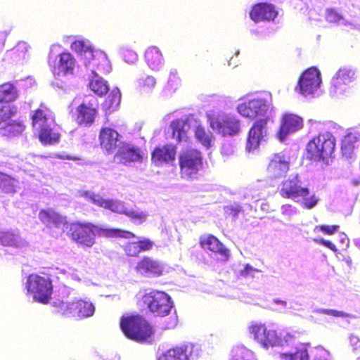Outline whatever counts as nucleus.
Here are the masks:
<instances>
[{"label":"nucleus","instance_id":"62","mask_svg":"<svg viewBox=\"0 0 360 360\" xmlns=\"http://www.w3.org/2000/svg\"><path fill=\"white\" fill-rule=\"evenodd\" d=\"M239 54V51H237L236 53V56H238Z\"/></svg>","mask_w":360,"mask_h":360},{"label":"nucleus","instance_id":"50","mask_svg":"<svg viewBox=\"0 0 360 360\" xmlns=\"http://www.w3.org/2000/svg\"><path fill=\"white\" fill-rule=\"evenodd\" d=\"M273 303L279 306V308L276 309V310L281 313H286L288 309H294V302L292 301L288 302L285 300L275 298L273 300Z\"/></svg>","mask_w":360,"mask_h":360},{"label":"nucleus","instance_id":"40","mask_svg":"<svg viewBox=\"0 0 360 360\" xmlns=\"http://www.w3.org/2000/svg\"><path fill=\"white\" fill-rule=\"evenodd\" d=\"M280 354L284 360H309L307 345H303L301 347L297 348L293 353L280 352Z\"/></svg>","mask_w":360,"mask_h":360},{"label":"nucleus","instance_id":"4","mask_svg":"<svg viewBox=\"0 0 360 360\" xmlns=\"http://www.w3.org/2000/svg\"><path fill=\"white\" fill-rule=\"evenodd\" d=\"M68 234L78 244L91 247L95 243V237L107 238L120 237L124 238H134L133 233L119 229H112L94 225L89 222H73L69 224Z\"/></svg>","mask_w":360,"mask_h":360},{"label":"nucleus","instance_id":"20","mask_svg":"<svg viewBox=\"0 0 360 360\" xmlns=\"http://www.w3.org/2000/svg\"><path fill=\"white\" fill-rule=\"evenodd\" d=\"M98 101L93 95L85 96L77 108L76 121L80 125L91 126L98 115Z\"/></svg>","mask_w":360,"mask_h":360},{"label":"nucleus","instance_id":"48","mask_svg":"<svg viewBox=\"0 0 360 360\" xmlns=\"http://www.w3.org/2000/svg\"><path fill=\"white\" fill-rule=\"evenodd\" d=\"M29 47V45L26 42L20 41L13 48V51L18 55L19 60H25Z\"/></svg>","mask_w":360,"mask_h":360},{"label":"nucleus","instance_id":"60","mask_svg":"<svg viewBox=\"0 0 360 360\" xmlns=\"http://www.w3.org/2000/svg\"><path fill=\"white\" fill-rule=\"evenodd\" d=\"M65 159H67V160H75L77 158H73V157H72V156H70V155H67V156L65 157Z\"/></svg>","mask_w":360,"mask_h":360},{"label":"nucleus","instance_id":"39","mask_svg":"<svg viewBox=\"0 0 360 360\" xmlns=\"http://www.w3.org/2000/svg\"><path fill=\"white\" fill-rule=\"evenodd\" d=\"M25 129L24 125L20 122H9L0 128V134L6 136H16Z\"/></svg>","mask_w":360,"mask_h":360},{"label":"nucleus","instance_id":"7","mask_svg":"<svg viewBox=\"0 0 360 360\" xmlns=\"http://www.w3.org/2000/svg\"><path fill=\"white\" fill-rule=\"evenodd\" d=\"M63 41L70 44V49L79 57L87 70L94 72L96 67L100 69L98 62L101 60L105 62L108 68H110L105 53L96 50L89 39L80 35H71L65 37Z\"/></svg>","mask_w":360,"mask_h":360},{"label":"nucleus","instance_id":"52","mask_svg":"<svg viewBox=\"0 0 360 360\" xmlns=\"http://www.w3.org/2000/svg\"><path fill=\"white\" fill-rule=\"evenodd\" d=\"M340 226L338 225H320L315 227V230H319L325 234L332 235L337 232Z\"/></svg>","mask_w":360,"mask_h":360},{"label":"nucleus","instance_id":"2","mask_svg":"<svg viewBox=\"0 0 360 360\" xmlns=\"http://www.w3.org/2000/svg\"><path fill=\"white\" fill-rule=\"evenodd\" d=\"M244 102L237 105V112L243 117L257 119L248 132L245 150L254 153L260 144L265 141L266 125L271 120L272 112V97L271 93L263 91L248 94L239 98Z\"/></svg>","mask_w":360,"mask_h":360},{"label":"nucleus","instance_id":"3","mask_svg":"<svg viewBox=\"0 0 360 360\" xmlns=\"http://www.w3.org/2000/svg\"><path fill=\"white\" fill-rule=\"evenodd\" d=\"M207 98L212 105V108L206 112L207 121L212 130L224 137L238 135L240 132V120L236 115L224 110L232 107V98L213 94L207 96Z\"/></svg>","mask_w":360,"mask_h":360},{"label":"nucleus","instance_id":"18","mask_svg":"<svg viewBox=\"0 0 360 360\" xmlns=\"http://www.w3.org/2000/svg\"><path fill=\"white\" fill-rule=\"evenodd\" d=\"M322 83L321 74L316 67H311L300 75L295 90L304 96L318 93Z\"/></svg>","mask_w":360,"mask_h":360},{"label":"nucleus","instance_id":"25","mask_svg":"<svg viewBox=\"0 0 360 360\" xmlns=\"http://www.w3.org/2000/svg\"><path fill=\"white\" fill-rule=\"evenodd\" d=\"M39 219L49 229L56 228L64 231L69 226L67 217L53 210H41L39 213Z\"/></svg>","mask_w":360,"mask_h":360},{"label":"nucleus","instance_id":"31","mask_svg":"<svg viewBox=\"0 0 360 360\" xmlns=\"http://www.w3.org/2000/svg\"><path fill=\"white\" fill-rule=\"evenodd\" d=\"M145 60L153 71H160L165 65V59L160 49L155 46L148 47L145 51Z\"/></svg>","mask_w":360,"mask_h":360},{"label":"nucleus","instance_id":"43","mask_svg":"<svg viewBox=\"0 0 360 360\" xmlns=\"http://www.w3.org/2000/svg\"><path fill=\"white\" fill-rule=\"evenodd\" d=\"M17 112V108L11 103H2L0 106V125L14 116Z\"/></svg>","mask_w":360,"mask_h":360},{"label":"nucleus","instance_id":"37","mask_svg":"<svg viewBox=\"0 0 360 360\" xmlns=\"http://www.w3.org/2000/svg\"><path fill=\"white\" fill-rule=\"evenodd\" d=\"M196 122V127H193L191 133L194 134L196 139L205 147H210L212 145V134L210 131H206L198 117Z\"/></svg>","mask_w":360,"mask_h":360},{"label":"nucleus","instance_id":"38","mask_svg":"<svg viewBox=\"0 0 360 360\" xmlns=\"http://www.w3.org/2000/svg\"><path fill=\"white\" fill-rule=\"evenodd\" d=\"M229 360H257L255 353L244 345L234 346L231 350Z\"/></svg>","mask_w":360,"mask_h":360},{"label":"nucleus","instance_id":"21","mask_svg":"<svg viewBox=\"0 0 360 360\" xmlns=\"http://www.w3.org/2000/svg\"><path fill=\"white\" fill-rule=\"evenodd\" d=\"M354 70L348 67L339 69L331 80L330 94L332 96H338L347 92L351 83L354 81Z\"/></svg>","mask_w":360,"mask_h":360},{"label":"nucleus","instance_id":"44","mask_svg":"<svg viewBox=\"0 0 360 360\" xmlns=\"http://www.w3.org/2000/svg\"><path fill=\"white\" fill-rule=\"evenodd\" d=\"M260 271V270L253 267L250 264H245L241 265V267L237 271V275L245 278H253L256 273Z\"/></svg>","mask_w":360,"mask_h":360},{"label":"nucleus","instance_id":"45","mask_svg":"<svg viewBox=\"0 0 360 360\" xmlns=\"http://www.w3.org/2000/svg\"><path fill=\"white\" fill-rule=\"evenodd\" d=\"M225 213L231 216L233 220L238 219L239 214L243 212L242 206L238 202H233L224 207Z\"/></svg>","mask_w":360,"mask_h":360},{"label":"nucleus","instance_id":"56","mask_svg":"<svg viewBox=\"0 0 360 360\" xmlns=\"http://www.w3.org/2000/svg\"><path fill=\"white\" fill-rule=\"evenodd\" d=\"M349 340L350 346L354 351L360 348V339L358 336L351 334L349 337Z\"/></svg>","mask_w":360,"mask_h":360},{"label":"nucleus","instance_id":"41","mask_svg":"<svg viewBox=\"0 0 360 360\" xmlns=\"http://www.w3.org/2000/svg\"><path fill=\"white\" fill-rule=\"evenodd\" d=\"M121 101V93L118 88L113 89L104 103V108L109 112L117 109Z\"/></svg>","mask_w":360,"mask_h":360},{"label":"nucleus","instance_id":"42","mask_svg":"<svg viewBox=\"0 0 360 360\" xmlns=\"http://www.w3.org/2000/svg\"><path fill=\"white\" fill-rule=\"evenodd\" d=\"M16 181L11 176L0 172V189L5 193H15Z\"/></svg>","mask_w":360,"mask_h":360},{"label":"nucleus","instance_id":"15","mask_svg":"<svg viewBox=\"0 0 360 360\" xmlns=\"http://www.w3.org/2000/svg\"><path fill=\"white\" fill-rule=\"evenodd\" d=\"M120 325L124 335L136 342H146L153 335L151 326L139 314L124 315Z\"/></svg>","mask_w":360,"mask_h":360},{"label":"nucleus","instance_id":"14","mask_svg":"<svg viewBox=\"0 0 360 360\" xmlns=\"http://www.w3.org/2000/svg\"><path fill=\"white\" fill-rule=\"evenodd\" d=\"M200 250H196L198 259L205 264H212V260L225 262L229 260L230 251L213 235L202 236L200 238Z\"/></svg>","mask_w":360,"mask_h":360},{"label":"nucleus","instance_id":"22","mask_svg":"<svg viewBox=\"0 0 360 360\" xmlns=\"http://www.w3.org/2000/svg\"><path fill=\"white\" fill-rule=\"evenodd\" d=\"M278 15L274 5L268 3H258L252 6L250 17L255 23L274 21Z\"/></svg>","mask_w":360,"mask_h":360},{"label":"nucleus","instance_id":"17","mask_svg":"<svg viewBox=\"0 0 360 360\" xmlns=\"http://www.w3.org/2000/svg\"><path fill=\"white\" fill-rule=\"evenodd\" d=\"M180 173L186 180L197 179L203 169V158L200 151L190 150L180 154L179 158Z\"/></svg>","mask_w":360,"mask_h":360},{"label":"nucleus","instance_id":"28","mask_svg":"<svg viewBox=\"0 0 360 360\" xmlns=\"http://www.w3.org/2000/svg\"><path fill=\"white\" fill-rule=\"evenodd\" d=\"M176 148L174 145L156 147L151 153L152 160L157 166L170 164L175 160Z\"/></svg>","mask_w":360,"mask_h":360},{"label":"nucleus","instance_id":"49","mask_svg":"<svg viewBox=\"0 0 360 360\" xmlns=\"http://www.w3.org/2000/svg\"><path fill=\"white\" fill-rule=\"evenodd\" d=\"M17 89H26L32 87L35 84V80L32 77H27L25 79H16L13 81Z\"/></svg>","mask_w":360,"mask_h":360},{"label":"nucleus","instance_id":"12","mask_svg":"<svg viewBox=\"0 0 360 360\" xmlns=\"http://www.w3.org/2000/svg\"><path fill=\"white\" fill-rule=\"evenodd\" d=\"M249 332L253 338L260 343L263 347H280L283 350L285 346L294 342V337L288 333L278 334L274 330H268L265 324L252 322L249 326Z\"/></svg>","mask_w":360,"mask_h":360},{"label":"nucleus","instance_id":"23","mask_svg":"<svg viewBox=\"0 0 360 360\" xmlns=\"http://www.w3.org/2000/svg\"><path fill=\"white\" fill-rule=\"evenodd\" d=\"M303 127V120L301 117L292 114L285 113L282 118L281 124L277 134L280 141L283 142L287 136L293 132H295Z\"/></svg>","mask_w":360,"mask_h":360},{"label":"nucleus","instance_id":"29","mask_svg":"<svg viewBox=\"0 0 360 360\" xmlns=\"http://www.w3.org/2000/svg\"><path fill=\"white\" fill-rule=\"evenodd\" d=\"M120 134L115 130L110 128H103L101 130L99 139L101 146L108 153H111L120 144Z\"/></svg>","mask_w":360,"mask_h":360},{"label":"nucleus","instance_id":"19","mask_svg":"<svg viewBox=\"0 0 360 360\" xmlns=\"http://www.w3.org/2000/svg\"><path fill=\"white\" fill-rule=\"evenodd\" d=\"M201 354L198 345L183 344L169 349L161 354L158 353V360H197Z\"/></svg>","mask_w":360,"mask_h":360},{"label":"nucleus","instance_id":"46","mask_svg":"<svg viewBox=\"0 0 360 360\" xmlns=\"http://www.w3.org/2000/svg\"><path fill=\"white\" fill-rule=\"evenodd\" d=\"M281 214L288 221L299 213V210L295 206L290 204L283 205L281 207Z\"/></svg>","mask_w":360,"mask_h":360},{"label":"nucleus","instance_id":"11","mask_svg":"<svg viewBox=\"0 0 360 360\" xmlns=\"http://www.w3.org/2000/svg\"><path fill=\"white\" fill-rule=\"evenodd\" d=\"M60 291L62 300H56L53 302V306L56 308L58 313L63 316H77L79 319L89 318L94 314L95 306L89 300H75L71 302L65 301L64 298L70 295L71 289L63 286Z\"/></svg>","mask_w":360,"mask_h":360},{"label":"nucleus","instance_id":"55","mask_svg":"<svg viewBox=\"0 0 360 360\" xmlns=\"http://www.w3.org/2000/svg\"><path fill=\"white\" fill-rule=\"evenodd\" d=\"M139 244V247H140V251H146L152 248L153 245V243L147 238H143L142 240H139L137 241Z\"/></svg>","mask_w":360,"mask_h":360},{"label":"nucleus","instance_id":"26","mask_svg":"<svg viewBox=\"0 0 360 360\" xmlns=\"http://www.w3.org/2000/svg\"><path fill=\"white\" fill-rule=\"evenodd\" d=\"M164 269L165 267L160 262L148 257H143L136 265L138 273L148 278L162 276Z\"/></svg>","mask_w":360,"mask_h":360},{"label":"nucleus","instance_id":"24","mask_svg":"<svg viewBox=\"0 0 360 360\" xmlns=\"http://www.w3.org/2000/svg\"><path fill=\"white\" fill-rule=\"evenodd\" d=\"M289 170V159L281 153L274 154L269 160L267 174L270 179L283 177Z\"/></svg>","mask_w":360,"mask_h":360},{"label":"nucleus","instance_id":"1","mask_svg":"<svg viewBox=\"0 0 360 360\" xmlns=\"http://www.w3.org/2000/svg\"><path fill=\"white\" fill-rule=\"evenodd\" d=\"M310 131L317 130L319 134L307 146V158L314 161H321L330 156L335 148V136H343L341 141L342 155L352 158L354 150L360 143V127L350 128L345 134V129L339 124L327 121L321 122L309 120Z\"/></svg>","mask_w":360,"mask_h":360},{"label":"nucleus","instance_id":"51","mask_svg":"<svg viewBox=\"0 0 360 360\" xmlns=\"http://www.w3.org/2000/svg\"><path fill=\"white\" fill-rule=\"evenodd\" d=\"M315 311L318 314H327V315L333 316L335 317L345 318V317L350 316V315L347 313H345L342 311L335 310V309H328L319 308V309H316Z\"/></svg>","mask_w":360,"mask_h":360},{"label":"nucleus","instance_id":"57","mask_svg":"<svg viewBox=\"0 0 360 360\" xmlns=\"http://www.w3.org/2000/svg\"><path fill=\"white\" fill-rule=\"evenodd\" d=\"M339 241L341 243L342 248H348L349 240L345 233H342L339 235Z\"/></svg>","mask_w":360,"mask_h":360},{"label":"nucleus","instance_id":"6","mask_svg":"<svg viewBox=\"0 0 360 360\" xmlns=\"http://www.w3.org/2000/svg\"><path fill=\"white\" fill-rule=\"evenodd\" d=\"M142 300L154 316L166 317L170 315L160 323V328L162 330L173 329L176 326L178 316L176 310L174 309V302L167 293L163 291L151 290L144 294Z\"/></svg>","mask_w":360,"mask_h":360},{"label":"nucleus","instance_id":"13","mask_svg":"<svg viewBox=\"0 0 360 360\" xmlns=\"http://www.w3.org/2000/svg\"><path fill=\"white\" fill-rule=\"evenodd\" d=\"M279 193L282 197L295 200L301 198L302 204L307 209H312L319 200L315 194L309 195V189L303 185L298 174L291 175L284 181L279 189Z\"/></svg>","mask_w":360,"mask_h":360},{"label":"nucleus","instance_id":"8","mask_svg":"<svg viewBox=\"0 0 360 360\" xmlns=\"http://www.w3.org/2000/svg\"><path fill=\"white\" fill-rule=\"evenodd\" d=\"M78 193L79 196L98 207L127 216L134 224H142L146 219L147 214L140 211L136 206L129 207L124 202L117 199H105L100 194L91 191H79Z\"/></svg>","mask_w":360,"mask_h":360},{"label":"nucleus","instance_id":"9","mask_svg":"<svg viewBox=\"0 0 360 360\" xmlns=\"http://www.w3.org/2000/svg\"><path fill=\"white\" fill-rule=\"evenodd\" d=\"M32 122L34 129L39 131V141L44 145L54 144L59 141L60 134L53 112L44 105L41 104L32 115Z\"/></svg>","mask_w":360,"mask_h":360},{"label":"nucleus","instance_id":"61","mask_svg":"<svg viewBox=\"0 0 360 360\" xmlns=\"http://www.w3.org/2000/svg\"><path fill=\"white\" fill-rule=\"evenodd\" d=\"M314 360H326V359H321V358H316Z\"/></svg>","mask_w":360,"mask_h":360},{"label":"nucleus","instance_id":"54","mask_svg":"<svg viewBox=\"0 0 360 360\" xmlns=\"http://www.w3.org/2000/svg\"><path fill=\"white\" fill-rule=\"evenodd\" d=\"M314 241L318 244L322 245L329 248L334 252H337L338 251L336 246L330 240H325L322 238H319L314 239Z\"/></svg>","mask_w":360,"mask_h":360},{"label":"nucleus","instance_id":"47","mask_svg":"<svg viewBox=\"0 0 360 360\" xmlns=\"http://www.w3.org/2000/svg\"><path fill=\"white\" fill-rule=\"evenodd\" d=\"M120 53L124 60L129 64H134L138 60L137 53L131 49L122 48Z\"/></svg>","mask_w":360,"mask_h":360},{"label":"nucleus","instance_id":"10","mask_svg":"<svg viewBox=\"0 0 360 360\" xmlns=\"http://www.w3.org/2000/svg\"><path fill=\"white\" fill-rule=\"evenodd\" d=\"M179 114L176 111L165 117V120H170L165 133L167 138H170L177 143H186L191 134L193 127H196L197 115L190 113L179 116Z\"/></svg>","mask_w":360,"mask_h":360},{"label":"nucleus","instance_id":"27","mask_svg":"<svg viewBox=\"0 0 360 360\" xmlns=\"http://www.w3.org/2000/svg\"><path fill=\"white\" fill-rule=\"evenodd\" d=\"M143 157V153L139 148L129 143L122 144L115 155V158L119 159L125 165L141 162Z\"/></svg>","mask_w":360,"mask_h":360},{"label":"nucleus","instance_id":"36","mask_svg":"<svg viewBox=\"0 0 360 360\" xmlns=\"http://www.w3.org/2000/svg\"><path fill=\"white\" fill-rule=\"evenodd\" d=\"M180 85L181 80L176 70L172 69L169 72L167 82L162 89V95L165 97H171L177 91Z\"/></svg>","mask_w":360,"mask_h":360},{"label":"nucleus","instance_id":"34","mask_svg":"<svg viewBox=\"0 0 360 360\" xmlns=\"http://www.w3.org/2000/svg\"><path fill=\"white\" fill-rule=\"evenodd\" d=\"M20 243L21 238L18 231L0 229V245L17 248Z\"/></svg>","mask_w":360,"mask_h":360},{"label":"nucleus","instance_id":"59","mask_svg":"<svg viewBox=\"0 0 360 360\" xmlns=\"http://www.w3.org/2000/svg\"><path fill=\"white\" fill-rule=\"evenodd\" d=\"M228 65H229V66H231V65H233L234 67H236V66H237V63H235V62H232V58H231L230 60H229V62H228Z\"/></svg>","mask_w":360,"mask_h":360},{"label":"nucleus","instance_id":"53","mask_svg":"<svg viewBox=\"0 0 360 360\" xmlns=\"http://www.w3.org/2000/svg\"><path fill=\"white\" fill-rule=\"evenodd\" d=\"M125 252L129 256H136L141 252L140 247L137 242L129 243L125 247Z\"/></svg>","mask_w":360,"mask_h":360},{"label":"nucleus","instance_id":"5","mask_svg":"<svg viewBox=\"0 0 360 360\" xmlns=\"http://www.w3.org/2000/svg\"><path fill=\"white\" fill-rule=\"evenodd\" d=\"M58 47L60 46H51L49 56V63L52 66L54 77L51 82V86L65 92H69L75 87L71 80L75 75L77 60L75 56L68 51H63L53 58V51Z\"/></svg>","mask_w":360,"mask_h":360},{"label":"nucleus","instance_id":"58","mask_svg":"<svg viewBox=\"0 0 360 360\" xmlns=\"http://www.w3.org/2000/svg\"><path fill=\"white\" fill-rule=\"evenodd\" d=\"M250 32L253 34L257 35V36L261 37H264L267 34L272 32L273 30L272 31H268L267 32H263V30H251Z\"/></svg>","mask_w":360,"mask_h":360},{"label":"nucleus","instance_id":"16","mask_svg":"<svg viewBox=\"0 0 360 360\" xmlns=\"http://www.w3.org/2000/svg\"><path fill=\"white\" fill-rule=\"evenodd\" d=\"M27 295H32L33 300L40 303H47L53 292V285L47 276L30 274L25 283Z\"/></svg>","mask_w":360,"mask_h":360},{"label":"nucleus","instance_id":"30","mask_svg":"<svg viewBox=\"0 0 360 360\" xmlns=\"http://www.w3.org/2000/svg\"><path fill=\"white\" fill-rule=\"evenodd\" d=\"M325 15L326 20L329 22L336 23L351 30H360V23L356 19H345L335 8H327Z\"/></svg>","mask_w":360,"mask_h":360},{"label":"nucleus","instance_id":"32","mask_svg":"<svg viewBox=\"0 0 360 360\" xmlns=\"http://www.w3.org/2000/svg\"><path fill=\"white\" fill-rule=\"evenodd\" d=\"M101 69V68L98 69V70ZM97 70L98 68L96 67L94 72H90L91 78L89 83V86L96 94L101 96L105 95L109 91V86L107 84V82L97 74Z\"/></svg>","mask_w":360,"mask_h":360},{"label":"nucleus","instance_id":"35","mask_svg":"<svg viewBox=\"0 0 360 360\" xmlns=\"http://www.w3.org/2000/svg\"><path fill=\"white\" fill-rule=\"evenodd\" d=\"M157 81L152 75H143L136 80V88L141 94H150L155 88Z\"/></svg>","mask_w":360,"mask_h":360},{"label":"nucleus","instance_id":"33","mask_svg":"<svg viewBox=\"0 0 360 360\" xmlns=\"http://www.w3.org/2000/svg\"><path fill=\"white\" fill-rule=\"evenodd\" d=\"M18 97V90L13 82L0 86V103H11Z\"/></svg>","mask_w":360,"mask_h":360}]
</instances>
